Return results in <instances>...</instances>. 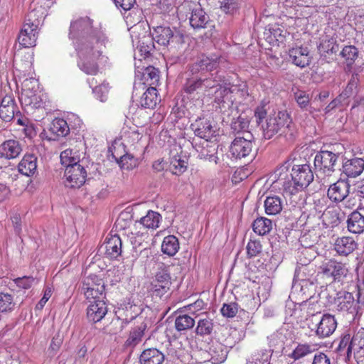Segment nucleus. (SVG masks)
<instances>
[{
  "mask_svg": "<svg viewBox=\"0 0 364 364\" xmlns=\"http://www.w3.org/2000/svg\"><path fill=\"white\" fill-rule=\"evenodd\" d=\"M68 37L78 56L79 68L87 75H95L100 64L106 65L109 58L105 53L109 41L100 28L93 26L88 16L79 17L70 22Z\"/></svg>",
  "mask_w": 364,
  "mask_h": 364,
  "instance_id": "1",
  "label": "nucleus"
},
{
  "mask_svg": "<svg viewBox=\"0 0 364 364\" xmlns=\"http://www.w3.org/2000/svg\"><path fill=\"white\" fill-rule=\"evenodd\" d=\"M289 168V164L286 161L275 171V175L278 176L277 180L284 181L283 189L286 193L293 195L308 187L313 181L314 174L308 164L294 165L291 172V180L285 181Z\"/></svg>",
  "mask_w": 364,
  "mask_h": 364,
  "instance_id": "2",
  "label": "nucleus"
},
{
  "mask_svg": "<svg viewBox=\"0 0 364 364\" xmlns=\"http://www.w3.org/2000/svg\"><path fill=\"white\" fill-rule=\"evenodd\" d=\"M220 60L221 58L215 55L198 56L195 62L188 65V77L183 85V92L188 95H193L202 90V77L193 75L217 69Z\"/></svg>",
  "mask_w": 364,
  "mask_h": 364,
  "instance_id": "3",
  "label": "nucleus"
},
{
  "mask_svg": "<svg viewBox=\"0 0 364 364\" xmlns=\"http://www.w3.org/2000/svg\"><path fill=\"white\" fill-rule=\"evenodd\" d=\"M46 12L43 7L33 6V1L31 3L29 11L18 37V41L23 47L31 48L36 46L39 25Z\"/></svg>",
  "mask_w": 364,
  "mask_h": 364,
  "instance_id": "4",
  "label": "nucleus"
},
{
  "mask_svg": "<svg viewBox=\"0 0 364 364\" xmlns=\"http://www.w3.org/2000/svg\"><path fill=\"white\" fill-rule=\"evenodd\" d=\"M314 307L309 306L307 309L306 324L311 331L319 338L329 337L333 333L337 327L335 317L326 314L321 315L320 311L314 312Z\"/></svg>",
  "mask_w": 364,
  "mask_h": 364,
  "instance_id": "5",
  "label": "nucleus"
},
{
  "mask_svg": "<svg viewBox=\"0 0 364 364\" xmlns=\"http://www.w3.org/2000/svg\"><path fill=\"white\" fill-rule=\"evenodd\" d=\"M245 95H247L245 85L242 87L231 84L227 80L223 81V85L215 91L214 101L220 110L225 112L232 107L237 95L244 97Z\"/></svg>",
  "mask_w": 364,
  "mask_h": 364,
  "instance_id": "6",
  "label": "nucleus"
},
{
  "mask_svg": "<svg viewBox=\"0 0 364 364\" xmlns=\"http://www.w3.org/2000/svg\"><path fill=\"white\" fill-rule=\"evenodd\" d=\"M291 119L285 112H278L269 114L262 124V130L265 139H269L274 135L284 134L289 129Z\"/></svg>",
  "mask_w": 364,
  "mask_h": 364,
  "instance_id": "7",
  "label": "nucleus"
},
{
  "mask_svg": "<svg viewBox=\"0 0 364 364\" xmlns=\"http://www.w3.org/2000/svg\"><path fill=\"white\" fill-rule=\"evenodd\" d=\"M348 269L346 264L335 259H326L318 268L317 276L326 279L327 282H340L346 277Z\"/></svg>",
  "mask_w": 364,
  "mask_h": 364,
  "instance_id": "8",
  "label": "nucleus"
},
{
  "mask_svg": "<svg viewBox=\"0 0 364 364\" xmlns=\"http://www.w3.org/2000/svg\"><path fill=\"white\" fill-rule=\"evenodd\" d=\"M153 39L161 46L176 48L183 43V35L176 29L169 27L157 26L152 33Z\"/></svg>",
  "mask_w": 364,
  "mask_h": 364,
  "instance_id": "9",
  "label": "nucleus"
},
{
  "mask_svg": "<svg viewBox=\"0 0 364 364\" xmlns=\"http://www.w3.org/2000/svg\"><path fill=\"white\" fill-rule=\"evenodd\" d=\"M170 267L161 264L151 283V291L157 296L161 297L170 290L171 280L170 276Z\"/></svg>",
  "mask_w": 364,
  "mask_h": 364,
  "instance_id": "10",
  "label": "nucleus"
},
{
  "mask_svg": "<svg viewBox=\"0 0 364 364\" xmlns=\"http://www.w3.org/2000/svg\"><path fill=\"white\" fill-rule=\"evenodd\" d=\"M338 155L330 151H321L314 157V167L316 172L330 176L335 171Z\"/></svg>",
  "mask_w": 364,
  "mask_h": 364,
  "instance_id": "11",
  "label": "nucleus"
},
{
  "mask_svg": "<svg viewBox=\"0 0 364 364\" xmlns=\"http://www.w3.org/2000/svg\"><path fill=\"white\" fill-rule=\"evenodd\" d=\"M109 150L121 168L132 170L138 166V159L133 155L127 153L122 154L125 151L123 143L119 141H114Z\"/></svg>",
  "mask_w": 364,
  "mask_h": 364,
  "instance_id": "12",
  "label": "nucleus"
},
{
  "mask_svg": "<svg viewBox=\"0 0 364 364\" xmlns=\"http://www.w3.org/2000/svg\"><path fill=\"white\" fill-rule=\"evenodd\" d=\"M254 141L250 136H236L232 141L229 152L235 159H245L250 156L253 151Z\"/></svg>",
  "mask_w": 364,
  "mask_h": 364,
  "instance_id": "13",
  "label": "nucleus"
},
{
  "mask_svg": "<svg viewBox=\"0 0 364 364\" xmlns=\"http://www.w3.org/2000/svg\"><path fill=\"white\" fill-rule=\"evenodd\" d=\"M116 7L124 15L127 23L135 24L141 19V10L136 5V0H113Z\"/></svg>",
  "mask_w": 364,
  "mask_h": 364,
  "instance_id": "14",
  "label": "nucleus"
},
{
  "mask_svg": "<svg viewBox=\"0 0 364 364\" xmlns=\"http://www.w3.org/2000/svg\"><path fill=\"white\" fill-rule=\"evenodd\" d=\"M87 171L81 164L65 167L64 177L67 187L76 188L81 187L85 182Z\"/></svg>",
  "mask_w": 364,
  "mask_h": 364,
  "instance_id": "15",
  "label": "nucleus"
},
{
  "mask_svg": "<svg viewBox=\"0 0 364 364\" xmlns=\"http://www.w3.org/2000/svg\"><path fill=\"white\" fill-rule=\"evenodd\" d=\"M335 304L338 311L347 312L353 316L358 313L359 309L355 296L350 292L340 293L335 299Z\"/></svg>",
  "mask_w": 364,
  "mask_h": 364,
  "instance_id": "16",
  "label": "nucleus"
},
{
  "mask_svg": "<svg viewBox=\"0 0 364 364\" xmlns=\"http://www.w3.org/2000/svg\"><path fill=\"white\" fill-rule=\"evenodd\" d=\"M350 185L348 181L338 180L331 185L327 191L329 199L334 203L344 200L350 193Z\"/></svg>",
  "mask_w": 364,
  "mask_h": 364,
  "instance_id": "17",
  "label": "nucleus"
},
{
  "mask_svg": "<svg viewBox=\"0 0 364 364\" xmlns=\"http://www.w3.org/2000/svg\"><path fill=\"white\" fill-rule=\"evenodd\" d=\"M191 127L196 136L206 141H208L215 134L211 122L206 117H198L191 124Z\"/></svg>",
  "mask_w": 364,
  "mask_h": 364,
  "instance_id": "18",
  "label": "nucleus"
},
{
  "mask_svg": "<svg viewBox=\"0 0 364 364\" xmlns=\"http://www.w3.org/2000/svg\"><path fill=\"white\" fill-rule=\"evenodd\" d=\"M108 312L107 305L105 300H95L91 301L87 308V318L90 322L93 323H97Z\"/></svg>",
  "mask_w": 364,
  "mask_h": 364,
  "instance_id": "19",
  "label": "nucleus"
},
{
  "mask_svg": "<svg viewBox=\"0 0 364 364\" xmlns=\"http://www.w3.org/2000/svg\"><path fill=\"white\" fill-rule=\"evenodd\" d=\"M311 259H309V262H298L296 268L294 272V279L300 282H309L311 284L314 283V275L316 274V267L314 264L310 262Z\"/></svg>",
  "mask_w": 364,
  "mask_h": 364,
  "instance_id": "20",
  "label": "nucleus"
},
{
  "mask_svg": "<svg viewBox=\"0 0 364 364\" xmlns=\"http://www.w3.org/2000/svg\"><path fill=\"white\" fill-rule=\"evenodd\" d=\"M19 114L14 99L11 96H5L0 105V117L5 122H11Z\"/></svg>",
  "mask_w": 364,
  "mask_h": 364,
  "instance_id": "21",
  "label": "nucleus"
},
{
  "mask_svg": "<svg viewBox=\"0 0 364 364\" xmlns=\"http://www.w3.org/2000/svg\"><path fill=\"white\" fill-rule=\"evenodd\" d=\"M289 60L301 68L309 65L311 56L307 47L299 46L292 48L289 51Z\"/></svg>",
  "mask_w": 364,
  "mask_h": 364,
  "instance_id": "22",
  "label": "nucleus"
},
{
  "mask_svg": "<svg viewBox=\"0 0 364 364\" xmlns=\"http://www.w3.org/2000/svg\"><path fill=\"white\" fill-rule=\"evenodd\" d=\"M122 240L117 235H111L101 246L105 255L110 259H116L122 254Z\"/></svg>",
  "mask_w": 364,
  "mask_h": 364,
  "instance_id": "23",
  "label": "nucleus"
},
{
  "mask_svg": "<svg viewBox=\"0 0 364 364\" xmlns=\"http://www.w3.org/2000/svg\"><path fill=\"white\" fill-rule=\"evenodd\" d=\"M364 169V160L361 158L348 159L343 163L342 172L347 177L355 178L360 175Z\"/></svg>",
  "mask_w": 364,
  "mask_h": 364,
  "instance_id": "24",
  "label": "nucleus"
},
{
  "mask_svg": "<svg viewBox=\"0 0 364 364\" xmlns=\"http://www.w3.org/2000/svg\"><path fill=\"white\" fill-rule=\"evenodd\" d=\"M21 151V145L16 140H7L0 145V157L1 158L14 159L18 156Z\"/></svg>",
  "mask_w": 364,
  "mask_h": 364,
  "instance_id": "25",
  "label": "nucleus"
},
{
  "mask_svg": "<svg viewBox=\"0 0 364 364\" xmlns=\"http://www.w3.org/2000/svg\"><path fill=\"white\" fill-rule=\"evenodd\" d=\"M165 355L159 349L150 348L142 351L139 357L140 364H162Z\"/></svg>",
  "mask_w": 364,
  "mask_h": 364,
  "instance_id": "26",
  "label": "nucleus"
},
{
  "mask_svg": "<svg viewBox=\"0 0 364 364\" xmlns=\"http://www.w3.org/2000/svg\"><path fill=\"white\" fill-rule=\"evenodd\" d=\"M357 248V243L351 237H338L334 243V250L340 255L347 256Z\"/></svg>",
  "mask_w": 364,
  "mask_h": 364,
  "instance_id": "27",
  "label": "nucleus"
},
{
  "mask_svg": "<svg viewBox=\"0 0 364 364\" xmlns=\"http://www.w3.org/2000/svg\"><path fill=\"white\" fill-rule=\"evenodd\" d=\"M316 350V345L314 344L309 343H298L291 353L287 355V357L295 362L310 355Z\"/></svg>",
  "mask_w": 364,
  "mask_h": 364,
  "instance_id": "28",
  "label": "nucleus"
},
{
  "mask_svg": "<svg viewBox=\"0 0 364 364\" xmlns=\"http://www.w3.org/2000/svg\"><path fill=\"white\" fill-rule=\"evenodd\" d=\"M348 230L353 234H361L364 232V215L358 210L353 211L347 219Z\"/></svg>",
  "mask_w": 364,
  "mask_h": 364,
  "instance_id": "29",
  "label": "nucleus"
},
{
  "mask_svg": "<svg viewBox=\"0 0 364 364\" xmlns=\"http://www.w3.org/2000/svg\"><path fill=\"white\" fill-rule=\"evenodd\" d=\"M287 331V330L285 328H282L267 338L269 347L268 350L271 351L272 354L274 352H278L284 349Z\"/></svg>",
  "mask_w": 364,
  "mask_h": 364,
  "instance_id": "30",
  "label": "nucleus"
},
{
  "mask_svg": "<svg viewBox=\"0 0 364 364\" xmlns=\"http://www.w3.org/2000/svg\"><path fill=\"white\" fill-rule=\"evenodd\" d=\"M147 328V324L145 322H141L140 324L132 328L129 332V335L125 341V346L127 348H133L137 346L144 336V331Z\"/></svg>",
  "mask_w": 364,
  "mask_h": 364,
  "instance_id": "31",
  "label": "nucleus"
},
{
  "mask_svg": "<svg viewBox=\"0 0 364 364\" xmlns=\"http://www.w3.org/2000/svg\"><path fill=\"white\" fill-rule=\"evenodd\" d=\"M209 21V16L201 8H196L191 11L189 23L196 30L204 28Z\"/></svg>",
  "mask_w": 364,
  "mask_h": 364,
  "instance_id": "32",
  "label": "nucleus"
},
{
  "mask_svg": "<svg viewBox=\"0 0 364 364\" xmlns=\"http://www.w3.org/2000/svg\"><path fill=\"white\" fill-rule=\"evenodd\" d=\"M18 171L27 176L33 175L37 169V157L33 154H26L18 164Z\"/></svg>",
  "mask_w": 364,
  "mask_h": 364,
  "instance_id": "33",
  "label": "nucleus"
},
{
  "mask_svg": "<svg viewBox=\"0 0 364 364\" xmlns=\"http://www.w3.org/2000/svg\"><path fill=\"white\" fill-rule=\"evenodd\" d=\"M159 102L156 87H150L141 97L139 104L144 108L154 109Z\"/></svg>",
  "mask_w": 364,
  "mask_h": 364,
  "instance_id": "34",
  "label": "nucleus"
},
{
  "mask_svg": "<svg viewBox=\"0 0 364 364\" xmlns=\"http://www.w3.org/2000/svg\"><path fill=\"white\" fill-rule=\"evenodd\" d=\"M330 92L328 90H322L316 95L311 100V107L309 109V114L315 117L318 113L323 112L326 100L328 98Z\"/></svg>",
  "mask_w": 364,
  "mask_h": 364,
  "instance_id": "35",
  "label": "nucleus"
},
{
  "mask_svg": "<svg viewBox=\"0 0 364 364\" xmlns=\"http://www.w3.org/2000/svg\"><path fill=\"white\" fill-rule=\"evenodd\" d=\"M49 132L53 135L50 138L55 140L56 137L66 136L69 133L70 129L65 120L61 118H55L50 125Z\"/></svg>",
  "mask_w": 364,
  "mask_h": 364,
  "instance_id": "36",
  "label": "nucleus"
},
{
  "mask_svg": "<svg viewBox=\"0 0 364 364\" xmlns=\"http://www.w3.org/2000/svg\"><path fill=\"white\" fill-rule=\"evenodd\" d=\"M200 316L198 321L196 333L197 335L203 336L210 335L213 329V320L210 318L206 312L198 314L196 316Z\"/></svg>",
  "mask_w": 364,
  "mask_h": 364,
  "instance_id": "37",
  "label": "nucleus"
},
{
  "mask_svg": "<svg viewBox=\"0 0 364 364\" xmlns=\"http://www.w3.org/2000/svg\"><path fill=\"white\" fill-rule=\"evenodd\" d=\"M161 219V216L159 213L149 210L145 216L136 221L135 225H141L146 228L156 229L159 227Z\"/></svg>",
  "mask_w": 364,
  "mask_h": 364,
  "instance_id": "38",
  "label": "nucleus"
},
{
  "mask_svg": "<svg viewBox=\"0 0 364 364\" xmlns=\"http://www.w3.org/2000/svg\"><path fill=\"white\" fill-rule=\"evenodd\" d=\"M283 204L277 196H267L264 200L265 213L269 215H276L282 210Z\"/></svg>",
  "mask_w": 364,
  "mask_h": 364,
  "instance_id": "39",
  "label": "nucleus"
},
{
  "mask_svg": "<svg viewBox=\"0 0 364 364\" xmlns=\"http://www.w3.org/2000/svg\"><path fill=\"white\" fill-rule=\"evenodd\" d=\"M252 229L256 234L265 235L272 230V221L264 217L257 218L252 223Z\"/></svg>",
  "mask_w": 364,
  "mask_h": 364,
  "instance_id": "40",
  "label": "nucleus"
},
{
  "mask_svg": "<svg viewBox=\"0 0 364 364\" xmlns=\"http://www.w3.org/2000/svg\"><path fill=\"white\" fill-rule=\"evenodd\" d=\"M179 249V242L178 238L174 235H168L164 238L161 245V251L163 253L173 256Z\"/></svg>",
  "mask_w": 364,
  "mask_h": 364,
  "instance_id": "41",
  "label": "nucleus"
},
{
  "mask_svg": "<svg viewBox=\"0 0 364 364\" xmlns=\"http://www.w3.org/2000/svg\"><path fill=\"white\" fill-rule=\"evenodd\" d=\"M318 49L321 54H333L338 51L339 47L333 38L325 36L321 38Z\"/></svg>",
  "mask_w": 364,
  "mask_h": 364,
  "instance_id": "42",
  "label": "nucleus"
},
{
  "mask_svg": "<svg viewBox=\"0 0 364 364\" xmlns=\"http://www.w3.org/2000/svg\"><path fill=\"white\" fill-rule=\"evenodd\" d=\"M358 339L359 338L358 335L354 336L352 338L350 337V334L344 335L339 342V344L337 347V351L341 353L345 349H346L347 356H350L353 349H356V343Z\"/></svg>",
  "mask_w": 364,
  "mask_h": 364,
  "instance_id": "43",
  "label": "nucleus"
},
{
  "mask_svg": "<svg viewBox=\"0 0 364 364\" xmlns=\"http://www.w3.org/2000/svg\"><path fill=\"white\" fill-rule=\"evenodd\" d=\"M271 358V351L267 349H261L252 353L247 359L246 364H269Z\"/></svg>",
  "mask_w": 364,
  "mask_h": 364,
  "instance_id": "44",
  "label": "nucleus"
},
{
  "mask_svg": "<svg viewBox=\"0 0 364 364\" xmlns=\"http://www.w3.org/2000/svg\"><path fill=\"white\" fill-rule=\"evenodd\" d=\"M60 158L61 164L65 167L80 165V155L77 151L73 149H68L62 151Z\"/></svg>",
  "mask_w": 364,
  "mask_h": 364,
  "instance_id": "45",
  "label": "nucleus"
},
{
  "mask_svg": "<svg viewBox=\"0 0 364 364\" xmlns=\"http://www.w3.org/2000/svg\"><path fill=\"white\" fill-rule=\"evenodd\" d=\"M294 99L301 109L309 113V109L311 107V98L306 91L296 90L294 92Z\"/></svg>",
  "mask_w": 364,
  "mask_h": 364,
  "instance_id": "46",
  "label": "nucleus"
},
{
  "mask_svg": "<svg viewBox=\"0 0 364 364\" xmlns=\"http://www.w3.org/2000/svg\"><path fill=\"white\" fill-rule=\"evenodd\" d=\"M194 325L195 319L188 314H180L175 319V328L178 332L189 330Z\"/></svg>",
  "mask_w": 364,
  "mask_h": 364,
  "instance_id": "47",
  "label": "nucleus"
},
{
  "mask_svg": "<svg viewBox=\"0 0 364 364\" xmlns=\"http://www.w3.org/2000/svg\"><path fill=\"white\" fill-rule=\"evenodd\" d=\"M133 220L132 208H127L121 212L115 221L116 228L119 230H125L130 226Z\"/></svg>",
  "mask_w": 364,
  "mask_h": 364,
  "instance_id": "48",
  "label": "nucleus"
},
{
  "mask_svg": "<svg viewBox=\"0 0 364 364\" xmlns=\"http://www.w3.org/2000/svg\"><path fill=\"white\" fill-rule=\"evenodd\" d=\"M249 124L250 121L246 117L240 115L237 117V119L232 122L231 129L234 132H242L243 136H250L252 138L250 133L247 132V129L249 127Z\"/></svg>",
  "mask_w": 364,
  "mask_h": 364,
  "instance_id": "49",
  "label": "nucleus"
},
{
  "mask_svg": "<svg viewBox=\"0 0 364 364\" xmlns=\"http://www.w3.org/2000/svg\"><path fill=\"white\" fill-rule=\"evenodd\" d=\"M154 41L153 38L149 36H144L139 41L137 48L144 58L149 57L154 50L155 48Z\"/></svg>",
  "mask_w": 364,
  "mask_h": 364,
  "instance_id": "50",
  "label": "nucleus"
},
{
  "mask_svg": "<svg viewBox=\"0 0 364 364\" xmlns=\"http://www.w3.org/2000/svg\"><path fill=\"white\" fill-rule=\"evenodd\" d=\"M143 77L150 87L157 86L159 82V71L154 67H147L143 73Z\"/></svg>",
  "mask_w": 364,
  "mask_h": 364,
  "instance_id": "51",
  "label": "nucleus"
},
{
  "mask_svg": "<svg viewBox=\"0 0 364 364\" xmlns=\"http://www.w3.org/2000/svg\"><path fill=\"white\" fill-rule=\"evenodd\" d=\"M15 304L11 294L0 292V314L12 311L14 309Z\"/></svg>",
  "mask_w": 364,
  "mask_h": 364,
  "instance_id": "52",
  "label": "nucleus"
},
{
  "mask_svg": "<svg viewBox=\"0 0 364 364\" xmlns=\"http://www.w3.org/2000/svg\"><path fill=\"white\" fill-rule=\"evenodd\" d=\"M83 291L85 296L90 303L95 300H105V285L97 286L95 289L90 288V289Z\"/></svg>",
  "mask_w": 364,
  "mask_h": 364,
  "instance_id": "53",
  "label": "nucleus"
},
{
  "mask_svg": "<svg viewBox=\"0 0 364 364\" xmlns=\"http://www.w3.org/2000/svg\"><path fill=\"white\" fill-rule=\"evenodd\" d=\"M341 54L345 58L347 65L350 66L358 58L359 52L355 46H346L343 48Z\"/></svg>",
  "mask_w": 364,
  "mask_h": 364,
  "instance_id": "54",
  "label": "nucleus"
},
{
  "mask_svg": "<svg viewBox=\"0 0 364 364\" xmlns=\"http://www.w3.org/2000/svg\"><path fill=\"white\" fill-rule=\"evenodd\" d=\"M358 85V78L357 75H353L345 90L339 95L342 96V99L346 102L348 98L357 92Z\"/></svg>",
  "mask_w": 364,
  "mask_h": 364,
  "instance_id": "55",
  "label": "nucleus"
},
{
  "mask_svg": "<svg viewBox=\"0 0 364 364\" xmlns=\"http://www.w3.org/2000/svg\"><path fill=\"white\" fill-rule=\"evenodd\" d=\"M223 81H226V80L221 78L220 76L213 77V74H211L210 77H202V87L205 90L215 87H220V85H223Z\"/></svg>",
  "mask_w": 364,
  "mask_h": 364,
  "instance_id": "56",
  "label": "nucleus"
},
{
  "mask_svg": "<svg viewBox=\"0 0 364 364\" xmlns=\"http://www.w3.org/2000/svg\"><path fill=\"white\" fill-rule=\"evenodd\" d=\"M210 355L215 362L223 363L227 358V351L220 343H218L210 348Z\"/></svg>",
  "mask_w": 364,
  "mask_h": 364,
  "instance_id": "57",
  "label": "nucleus"
},
{
  "mask_svg": "<svg viewBox=\"0 0 364 364\" xmlns=\"http://www.w3.org/2000/svg\"><path fill=\"white\" fill-rule=\"evenodd\" d=\"M338 215L339 213L336 210H327L323 215V220L327 223L328 225L337 226L340 223Z\"/></svg>",
  "mask_w": 364,
  "mask_h": 364,
  "instance_id": "58",
  "label": "nucleus"
},
{
  "mask_svg": "<svg viewBox=\"0 0 364 364\" xmlns=\"http://www.w3.org/2000/svg\"><path fill=\"white\" fill-rule=\"evenodd\" d=\"M100 285H105L102 280L96 275H90L84 279L82 289L85 291L90 288L95 289L97 286Z\"/></svg>",
  "mask_w": 364,
  "mask_h": 364,
  "instance_id": "59",
  "label": "nucleus"
},
{
  "mask_svg": "<svg viewBox=\"0 0 364 364\" xmlns=\"http://www.w3.org/2000/svg\"><path fill=\"white\" fill-rule=\"evenodd\" d=\"M92 92L95 97L101 102H105L109 92L108 83H102L92 87Z\"/></svg>",
  "mask_w": 364,
  "mask_h": 364,
  "instance_id": "60",
  "label": "nucleus"
},
{
  "mask_svg": "<svg viewBox=\"0 0 364 364\" xmlns=\"http://www.w3.org/2000/svg\"><path fill=\"white\" fill-rule=\"evenodd\" d=\"M238 311V305L237 303L232 302L229 304H224L220 309L221 314L228 318L234 317Z\"/></svg>",
  "mask_w": 364,
  "mask_h": 364,
  "instance_id": "61",
  "label": "nucleus"
},
{
  "mask_svg": "<svg viewBox=\"0 0 364 364\" xmlns=\"http://www.w3.org/2000/svg\"><path fill=\"white\" fill-rule=\"evenodd\" d=\"M220 9L225 14H233L238 9V3L235 0H223Z\"/></svg>",
  "mask_w": 364,
  "mask_h": 364,
  "instance_id": "62",
  "label": "nucleus"
},
{
  "mask_svg": "<svg viewBox=\"0 0 364 364\" xmlns=\"http://www.w3.org/2000/svg\"><path fill=\"white\" fill-rule=\"evenodd\" d=\"M347 102H345L342 99V96L338 95L337 97L331 101L323 109V114H328L331 111L338 107L341 105H346Z\"/></svg>",
  "mask_w": 364,
  "mask_h": 364,
  "instance_id": "63",
  "label": "nucleus"
},
{
  "mask_svg": "<svg viewBox=\"0 0 364 364\" xmlns=\"http://www.w3.org/2000/svg\"><path fill=\"white\" fill-rule=\"evenodd\" d=\"M247 254L249 257L257 256L262 251V245L259 242L250 240L247 245Z\"/></svg>",
  "mask_w": 364,
  "mask_h": 364,
  "instance_id": "64",
  "label": "nucleus"
}]
</instances>
